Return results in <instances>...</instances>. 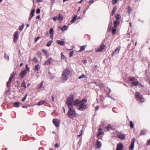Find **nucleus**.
<instances>
[{"instance_id": "60", "label": "nucleus", "mask_w": 150, "mask_h": 150, "mask_svg": "<svg viewBox=\"0 0 150 150\" xmlns=\"http://www.w3.org/2000/svg\"><path fill=\"white\" fill-rule=\"evenodd\" d=\"M99 108V107L98 106H97L96 108V110H98Z\"/></svg>"}, {"instance_id": "37", "label": "nucleus", "mask_w": 150, "mask_h": 150, "mask_svg": "<svg viewBox=\"0 0 150 150\" xmlns=\"http://www.w3.org/2000/svg\"><path fill=\"white\" fill-rule=\"evenodd\" d=\"M86 77V76L84 74H83L82 75L78 77V79H81L82 78H83Z\"/></svg>"}, {"instance_id": "48", "label": "nucleus", "mask_w": 150, "mask_h": 150, "mask_svg": "<svg viewBox=\"0 0 150 150\" xmlns=\"http://www.w3.org/2000/svg\"><path fill=\"white\" fill-rule=\"evenodd\" d=\"M40 38V37H37L36 38H35V39L34 40L35 42Z\"/></svg>"}, {"instance_id": "47", "label": "nucleus", "mask_w": 150, "mask_h": 150, "mask_svg": "<svg viewBox=\"0 0 150 150\" xmlns=\"http://www.w3.org/2000/svg\"><path fill=\"white\" fill-rule=\"evenodd\" d=\"M116 18L118 20L120 19V15L119 14H117Z\"/></svg>"}, {"instance_id": "41", "label": "nucleus", "mask_w": 150, "mask_h": 150, "mask_svg": "<svg viewBox=\"0 0 150 150\" xmlns=\"http://www.w3.org/2000/svg\"><path fill=\"white\" fill-rule=\"evenodd\" d=\"M86 47L85 46H83L81 47L80 51H82Z\"/></svg>"}, {"instance_id": "24", "label": "nucleus", "mask_w": 150, "mask_h": 150, "mask_svg": "<svg viewBox=\"0 0 150 150\" xmlns=\"http://www.w3.org/2000/svg\"><path fill=\"white\" fill-rule=\"evenodd\" d=\"M12 79H13L12 78H11V77H10L9 78V79L8 81L7 82V84H6L7 86L8 87V85L10 84V83L11 82V81H12Z\"/></svg>"}, {"instance_id": "32", "label": "nucleus", "mask_w": 150, "mask_h": 150, "mask_svg": "<svg viewBox=\"0 0 150 150\" xmlns=\"http://www.w3.org/2000/svg\"><path fill=\"white\" fill-rule=\"evenodd\" d=\"M52 41V40H50L48 42H47L46 44V46L47 47H49L51 44Z\"/></svg>"}, {"instance_id": "56", "label": "nucleus", "mask_w": 150, "mask_h": 150, "mask_svg": "<svg viewBox=\"0 0 150 150\" xmlns=\"http://www.w3.org/2000/svg\"><path fill=\"white\" fill-rule=\"evenodd\" d=\"M36 18L37 19H40V15L37 16L36 17Z\"/></svg>"}, {"instance_id": "61", "label": "nucleus", "mask_w": 150, "mask_h": 150, "mask_svg": "<svg viewBox=\"0 0 150 150\" xmlns=\"http://www.w3.org/2000/svg\"><path fill=\"white\" fill-rule=\"evenodd\" d=\"M36 1L37 2H40L42 1L41 0H36Z\"/></svg>"}, {"instance_id": "8", "label": "nucleus", "mask_w": 150, "mask_h": 150, "mask_svg": "<svg viewBox=\"0 0 150 150\" xmlns=\"http://www.w3.org/2000/svg\"><path fill=\"white\" fill-rule=\"evenodd\" d=\"M19 34L17 31H16L13 35V40L14 42H16L18 39Z\"/></svg>"}, {"instance_id": "39", "label": "nucleus", "mask_w": 150, "mask_h": 150, "mask_svg": "<svg viewBox=\"0 0 150 150\" xmlns=\"http://www.w3.org/2000/svg\"><path fill=\"white\" fill-rule=\"evenodd\" d=\"M118 1V0H112V3L113 4H115L117 3Z\"/></svg>"}, {"instance_id": "55", "label": "nucleus", "mask_w": 150, "mask_h": 150, "mask_svg": "<svg viewBox=\"0 0 150 150\" xmlns=\"http://www.w3.org/2000/svg\"><path fill=\"white\" fill-rule=\"evenodd\" d=\"M54 146L56 147V148H58L59 147V145L58 144H56L55 145H54Z\"/></svg>"}, {"instance_id": "64", "label": "nucleus", "mask_w": 150, "mask_h": 150, "mask_svg": "<svg viewBox=\"0 0 150 150\" xmlns=\"http://www.w3.org/2000/svg\"><path fill=\"white\" fill-rule=\"evenodd\" d=\"M42 51L44 52L45 53H47V52L46 51V50H45L44 49H43L42 50Z\"/></svg>"}, {"instance_id": "30", "label": "nucleus", "mask_w": 150, "mask_h": 150, "mask_svg": "<svg viewBox=\"0 0 150 150\" xmlns=\"http://www.w3.org/2000/svg\"><path fill=\"white\" fill-rule=\"evenodd\" d=\"M43 81H42L41 83L40 84V86L38 87V89H40L43 86Z\"/></svg>"}, {"instance_id": "35", "label": "nucleus", "mask_w": 150, "mask_h": 150, "mask_svg": "<svg viewBox=\"0 0 150 150\" xmlns=\"http://www.w3.org/2000/svg\"><path fill=\"white\" fill-rule=\"evenodd\" d=\"M24 25L23 24L22 25L20 26L19 30L21 31H22L24 28Z\"/></svg>"}, {"instance_id": "46", "label": "nucleus", "mask_w": 150, "mask_h": 150, "mask_svg": "<svg viewBox=\"0 0 150 150\" xmlns=\"http://www.w3.org/2000/svg\"><path fill=\"white\" fill-rule=\"evenodd\" d=\"M40 10L39 8L36 11V13L37 14H39L40 13Z\"/></svg>"}, {"instance_id": "7", "label": "nucleus", "mask_w": 150, "mask_h": 150, "mask_svg": "<svg viewBox=\"0 0 150 150\" xmlns=\"http://www.w3.org/2000/svg\"><path fill=\"white\" fill-rule=\"evenodd\" d=\"M52 122L54 125L57 127L59 126L60 121L59 120L56 118H54L53 119Z\"/></svg>"}, {"instance_id": "22", "label": "nucleus", "mask_w": 150, "mask_h": 150, "mask_svg": "<svg viewBox=\"0 0 150 150\" xmlns=\"http://www.w3.org/2000/svg\"><path fill=\"white\" fill-rule=\"evenodd\" d=\"M106 129H107V131H109L111 129H112V127L111 125H108L106 127Z\"/></svg>"}, {"instance_id": "53", "label": "nucleus", "mask_w": 150, "mask_h": 150, "mask_svg": "<svg viewBox=\"0 0 150 150\" xmlns=\"http://www.w3.org/2000/svg\"><path fill=\"white\" fill-rule=\"evenodd\" d=\"M61 59H63L64 58V55L62 53H61Z\"/></svg>"}, {"instance_id": "40", "label": "nucleus", "mask_w": 150, "mask_h": 150, "mask_svg": "<svg viewBox=\"0 0 150 150\" xmlns=\"http://www.w3.org/2000/svg\"><path fill=\"white\" fill-rule=\"evenodd\" d=\"M132 12V8H130V7H129L128 8L127 12L129 13H131Z\"/></svg>"}, {"instance_id": "38", "label": "nucleus", "mask_w": 150, "mask_h": 150, "mask_svg": "<svg viewBox=\"0 0 150 150\" xmlns=\"http://www.w3.org/2000/svg\"><path fill=\"white\" fill-rule=\"evenodd\" d=\"M130 124L131 128H133L134 127V124L132 121L130 122Z\"/></svg>"}, {"instance_id": "23", "label": "nucleus", "mask_w": 150, "mask_h": 150, "mask_svg": "<svg viewBox=\"0 0 150 150\" xmlns=\"http://www.w3.org/2000/svg\"><path fill=\"white\" fill-rule=\"evenodd\" d=\"M35 11V10L34 9H33L31 11L30 14V16H31L32 17H33L34 16V13Z\"/></svg>"}, {"instance_id": "52", "label": "nucleus", "mask_w": 150, "mask_h": 150, "mask_svg": "<svg viewBox=\"0 0 150 150\" xmlns=\"http://www.w3.org/2000/svg\"><path fill=\"white\" fill-rule=\"evenodd\" d=\"M79 133H80V134L78 135V136H79V137L81 136L82 135V129L81 130V131Z\"/></svg>"}, {"instance_id": "44", "label": "nucleus", "mask_w": 150, "mask_h": 150, "mask_svg": "<svg viewBox=\"0 0 150 150\" xmlns=\"http://www.w3.org/2000/svg\"><path fill=\"white\" fill-rule=\"evenodd\" d=\"M116 29H113L112 30V33L113 34H115L116 32Z\"/></svg>"}, {"instance_id": "57", "label": "nucleus", "mask_w": 150, "mask_h": 150, "mask_svg": "<svg viewBox=\"0 0 150 150\" xmlns=\"http://www.w3.org/2000/svg\"><path fill=\"white\" fill-rule=\"evenodd\" d=\"M147 144L150 145V139H149L147 143Z\"/></svg>"}, {"instance_id": "26", "label": "nucleus", "mask_w": 150, "mask_h": 150, "mask_svg": "<svg viewBox=\"0 0 150 150\" xmlns=\"http://www.w3.org/2000/svg\"><path fill=\"white\" fill-rule=\"evenodd\" d=\"M116 10H117V8L116 7H114L113 8L112 11V13H111L112 16H113Z\"/></svg>"}, {"instance_id": "19", "label": "nucleus", "mask_w": 150, "mask_h": 150, "mask_svg": "<svg viewBox=\"0 0 150 150\" xmlns=\"http://www.w3.org/2000/svg\"><path fill=\"white\" fill-rule=\"evenodd\" d=\"M114 25L115 28H116V26L119 24V21L118 20H116L114 22Z\"/></svg>"}, {"instance_id": "63", "label": "nucleus", "mask_w": 150, "mask_h": 150, "mask_svg": "<svg viewBox=\"0 0 150 150\" xmlns=\"http://www.w3.org/2000/svg\"><path fill=\"white\" fill-rule=\"evenodd\" d=\"M83 63L85 64V63H86L87 62V61L86 60H83Z\"/></svg>"}, {"instance_id": "4", "label": "nucleus", "mask_w": 150, "mask_h": 150, "mask_svg": "<svg viewBox=\"0 0 150 150\" xmlns=\"http://www.w3.org/2000/svg\"><path fill=\"white\" fill-rule=\"evenodd\" d=\"M69 110L68 112V116L72 119H73L76 117L77 114L76 113L74 107L69 108Z\"/></svg>"}, {"instance_id": "10", "label": "nucleus", "mask_w": 150, "mask_h": 150, "mask_svg": "<svg viewBox=\"0 0 150 150\" xmlns=\"http://www.w3.org/2000/svg\"><path fill=\"white\" fill-rule=\"evenodd\" d=\"M106 46L104 44H102V45H101V46L100 47L96 50V52H101L103 50V49H104L105 47Z\"/></svg>"}, {"instance_id": "16", "label": "nucleus", "mask_w": 150, "mask_h": 150, "mask_svg": "<svg viewBox=\"0 0 150 150\" xmlns=\"http://www.w3.org/2000/svg\"><path fill=\"white\" fill-rule=\"evenodd\" d=\"M47 102V100H41L39 101L37 105H41L44 104L45 103H46Z\"/></svg>"}, {"instance_id": "45", "label": "nucleus", "mask_w": 150, "mask_h": 150, "mask_svg": "<svg viewBox=\"0 0 150 150\" xmlns=\"http://www.w3.org/2000/svg\"><path fill=\"white\" fill-rule=\"evenodd\" d=\"M53 19L54 21H56L58 19V16L54 17L53 18Z\"/></svg>"}, {"instance_id": "29", "label": "nucleus", "mask_w": 150, "mask_h": 150, "mask_svg": "<svg viewBox=\"0 0 150 150\" xmlns=\"http://www.w3.org/2000/svg\"><path fill=\"white\" fill-rule=\"evenodd\" d=\"M40 67L39 64L36 65L35 66L34 69L38 71Z\"/></svg>"}, {"instance_id": "2", "label": "nucleus", "mask_w": 150, "mask_h": 150, "mask_svg": "<svg viewBox=\"0 0 150 150\" xmlns=\"http://www.w3.org/2000/svg\"><path fill=\"white\" fill-rule=\"evenodd\" d=\"M74 95H71L67 99L66 104L68 108L74 106Z\"/></svg>"}, {"instance_id": "21", "label": "nucleus", "mask_w": 150, "mask_h": 150, "mask_svg": "<svg viewBox=\"0 0 150 150\" xmlns=\"http://www.w3.org/2000/svg\"><path fill=\"white\" fill-rule=\"evenodd\" d=\"M77 17V16L76 15L74 16V17L71 20V22L72 23H74L75 22Z\"/></svg>"}, {"instance_id": "34", "label": "nucleus", "mask_w": 150, "mask_h": 150, "mask_svg": "<svg viewBox=\"0 0 150 150\" xmlns=\"http://www.w3.org/2000/svg\"><path fill=\"white\" fill-rule=\"evenodd\" d=\"M5 58L8 61L9 59V56L5 54L4 55Z\"/></svg>"}, {"instance_id": "18", "label": "nucleus", "mask_w": 150, "mask_h": 150, "mask_svg": "<svg viewBox=\"0 0 150 150\" xmlns=\"http://www.w3.org/2000/svg\"><path fill=\"white\" fill-rule=\"evenodd\" d=\"M61 30L62 31L67 30L68 29L66 25H64L62 28H60Z\"/></svg>"}, {"instance_id": "49", "label": "nucleus", "mask_w": 150, "mask_h": 150, "mask_svg": "<svg viewBox=\"0 0 150 150\" xmlns=\"http://www.w3.org/2000/svg\"><path fill=\"white\" fill-rule=\"evenodd\" d=\"M73 53H74V52L73 51H72L71 52H70L69 53V57H71L72 56Z\"/></svg>"}, {"instance_id": "15", "label": "nucleus", "mask_w": 150, "mask_h": 150, "mask_svg": "<svg viewBox=\"0 0 150 150\" xmlns=\"http://www.w3.org/2000/svg\"><path fill=\"white\" fill-rule=\"evenodd\" d=\"M120 50V47H118V48L114 50V51L113 52L112 54V56L116 54H117V53H118L119 52V51Z\"/></svg>"}, {"instance_id": "14", "label": "nucleus", "mask_w": 150, "mask_h": 150, "mask_svg": "<svg viewBox=\"0 0 150 150\" xmlns=\"http://www.w3.org/2000/svg\"><path fill=\"white\" fill-rule=\"evenodd\" d=\"M102 145L101 143L98 140L96 142V146L97 148L99 149L101 147Z\"/></svg>"}, {"instance_id": "42", "label": "nucleus", "mask_w": 150, "mask_h": 150, "mask_svg": "<svg viewBox=\"0 0 150 150\" xmlns=\"http://www.w3.org/2000/svg\"><path fill=\"white\" fill-rule=\"evenodd\" d=\"M27 96V94H25V97L22 99V101L23 102H24V101H25V100L26 99Z\"/></svg>"}, {"instance_id": "59", "label": "nucleus", "mask_w": 150, "mask_h": 150, "mask_svg": "<svg viewBox=\"0 0 150 150\" xmlns=\"http://www.w3.org/2000/svg\"><path fill=\"white\" fill-rule=\"evenodd\" d=\"M94 2V1L93 0H92L89 1V3H93Z\"/></svg>"}, {"instance_id": "62", "label": "nucleus", "mask_w": 150, "mask_h": 150, "mask_svg": "<svg viewBox=\"0 0 150 150\" xmlns=\"http://www.w3.org/2000/svg\"><path fill=\"white\" fill-rule=\"evenodd\" d=\"M53 35H50V37L51 38H52V39H53Z\"/></svg>"}, {"instance_id": "43", "label": "nucleus", "mask_w": 150, "mask_h": 150, "mask_svg": "<svg viewBox=\"0 0 150 150\" xmlns=\"http://www.w3.org/2000/svg\"><path fill=\"white\" fill-rule=\"evenodd\" d=\"M15 75V74L14 73H12L11 74L10 77L12 78V79L14 77Z\"/></svg>"}, {"instance_id": "3", "label": "nucleus", "mask_w": 150, "mask_h": 150, "mask_svg": "<svg viewBox=\"0 0 150 150\" xmlns=\"http://www.w3.org/2000/svg\"><path fill=\"white\" fill-rule=\"evenodd\" d=\"M71 75V73L67 69H65L64 71L62 74V78L64 81H66L68 79Z\"/></svg>"}, {"instance_id": "54", "label": "nucleus", "mask_w": 150, "mask_h": 150, "mask_svg": "<svg viewBox=\"0 0 150 150\" xmlns=\"http://www.w3.org/2000/svg\"><path fill=\"white\" fill-rule=\"evenodd\" d=\"M136 140V139L135 138H133L132 140V143H133L134 144V142Z\"/></svg>"}, {"instance_id": "1", "label": "nucleus", "mask_w": 150, "mask_h": 150, "mask_svg": "<svg viewBox=\"0 0 150 150\" xmlns=\"http://www.w3.org/2000/svg\"><path fill=\"white\" fill-rule=\"evenodd\" d=\"M87 100L83 99L81 100L76 99L74 101V106H76L79 110L82 111L87 108Z\"/></svg>"}, {"instance_id": "51", "label": "nucleus", "mask_w": 150, "mask_h": 150, "mask_svg": "<svg viewBox=\"0 0 150 150\" xmlns=\"http://www.w3.org/2000/svg\"><path fill=\"white\" fill-rule=\"evenodd\" d=\"M134 78L133 77H132V78H130L129 79V80L130 81H134Z\"/></svg>"}, {"instance_id": "33", "label": "nucleus", "mask_w": 150, "mask_h": 150, "mask_svg": "<svg viewBox=\"0 0 150 150\" xmlns=\"http://www.w3.org/2000/svg\"><path fill=\"white\" fill-rule=\"evenodd\" d=\"M21 86L22 87H24L25 88L26 87L25 83L24 81H23L21 83Z\"/></svg>"}, {"instance_id": "25", "label": "nucleus", "mask_w": 150, "mask_h": 150, "mask_svg": "<svg viewBox=\"0 0 150 150\" xmlns=\"http://www.w3.org/2000/svg\"><path fill=\"white\" fill-rule=\"evenodd\" d=\"M20 103L19 102H16L14 103V106L15 107H18Z\"/></svg>"}, {"instance_id": "20", "label": "nucleus", "mask_w": 150, "mask_h": 150, "mask_svg": "<svg viewBox=\"0 0 150 150\" xmlns=\"http://www.w3.org/2000/svg\"><path fill=\"white\" fill-rule=\"evenodd\" d=\"M57 42L59 44L62 45H64V42L63 41H60L59 40H57Z\"/></svg>"}, {"instance_id": "28", "label": "nucleus", "mask_w": 150, "mask_h": 150, "mask_svg": "<svg viewBox=\"0 0 150 150\" xmlns=\"http://www.w3.org/2000/svg\"><path fill=\"white\" fill-rule=\"evenodd\" d=\"M134 147V144L132 143L129 147V149L130 150H133Z\"/></svg>"}, {"instance_id": "13", "label": "nucleus", "mask_w": 150, "mask_h": 150, "mask_svg": "<svg viewBox=\"0 0 150 150\" xmlns=\"http://www.w3.org/2000/svg\"><path fill=\"white\" fill-rule=\"evenodd\" d=\"M118 136V137L122 139H124L125 136L123 134H122L121 133H118L117 134Z\"/></svg>"}, {"instance_id": "27", "label": "nucleus", "mask_w": 150, "mask_h": 150, "mask_svg": "<svg viewBox=\"0 0 150 150\" xmlns=\"http://www.w3.org/2000/svg\"><path fill=\"white\" fill-rule=\"evenodd\" d=\"M139 84V82L138 81L134 82L133 81L132 83V85L134 86H136L138 85Z\"/></svg>"}, {"instance_id": "58", "label": "nucleus", "mask_w": 150, "mask_h": 150, "mask_svg": "<svg viewBox=\"0 0 150 150\" xmlns=\"http://www.w3.org/2000/svg\"><path fill=\"white\" fill-rule=\"evenodd\" d=\"M52 101H54V97H53V96L52 95Z\"/></svg>"}, {"instance_id": "31", "label": "nucleus", "mask_w": 150, "mask_h": 150, "mask_svg": "<svg viewBox=\"0 0 150 150\" xmlns=\"http://www.w3.org/2000/svg\"><path fill=\"white\" fill-rule=\"evenodd\" d=\"M146 131L144 130H142L141 131L140 135L145 134L146 133Z\"/></svg>"}, {"instance_id": "17", "label": "nucleus", "mask_w": 150, "mask_h": 150, "mask_svg": "<svg viewBox=\"0 0 150 150\" xmlns=\"http://www.w3.org/2000/svg\"><path fill=\"white\" fill-rule=\"evenodd\" d=\"M58 17V20L60 21H62L63 19V17L62 15L60 13L59 14Z\"/></svg>"}, {"instance_id": "6", "label": "nucleus", "mask_w": 150, "mask_h": 150, "mask_svg": "<svg viewBox=\"0 0 150 150\" xmlns=\"http://www.w3.org/2000/svg\"><path fill=\"white\" fill-rule=\"evenodd\" d=\"M54 60L52 58H50L45 62L43 64V65H50L53 62Z\"/></svg>"}, {"instance_id": "11", "label": "nucleus", "mask_w": 150, "mask_h": 150, "mask_svg": "<svg viewBox=\"0 0 150 150\" xmlns=\"http://www.w3.org/2000/svg\"><path fill=\"white\" fill-rule=\"evenodd\" d=\"M27 73V71L25 70H23L21 71V73L20 74V75L22 78H23L24 76Z\"/></svg>"}, {"instance_id": "5", "label": "nucleus", "mask_w": 150, "mask_h": 150, "mask_svg": "<svg viewBox=\"0 0 150 150\" xmlns=\"http://www.w3.org/2000/svg\"><path fill=\"white\" fill-rule=\"evenodd\" d=\"M136 97L137 100L141 102H143L144 101V98L142 97V96L139 92H136L135 93Z\"/></svg>"}, {"instance_id": "36", "label": "nucleus", "mask_w": 150, "mask_h": 150, "mask_svg": "<svg viewBox=\"0 0 150 150\" xmlns=\"http://www.w3.org/2000/svg\"><path fill=\"white\" fill-rule=\"evenodd\" d=\"M50 35H54L53 34V29L52 28H51L50 31Z\"/></svg>"}, {"instance_id": "12", "label": "nucleus", "mask_w": 150, "mask_h": 150, "mask_svg": "<svg viewBox=\"0 0 150 150\" xmlns=\"http://www.w3.org/2000/svg\"><path fill=\"white\" fill-rule=\"evenodd\" d=\"M123 147V145L121 143L118 144L117 146L116 150H122Z\"/></svg>"}, {"instance_id": "50", "label": "nucleus", "mask_w": 150, "mask_h": 150, "mask_svg": "<svg viewBox=\"0 0 150 150\" xmlns=\"http://www.w3.org/2000/svg\"><path fill=\"white\" fill-rule=\"evenodd\" d=\"M25 68H26V69L28 71H29L30 68H29V67H28V64H26V65H25Z\"/></svg>"}, {"instance_id": "9", "label": "nucleus", "mask_w": 150, "mask_h": 150, "mask_svg": "<svg viewBox=\"0 0 150 150\" xmlns=\"http://www.w3.org/2000/svg\"><path fill=\"white\" fill-rule=\"evenodd\" d=\"M98 130L99 131V132H98L97 137L98 139H100L103 135V132L102 131H100L102 130V129L101 128L98 129Z\"/></svg>"}]
</instances>
